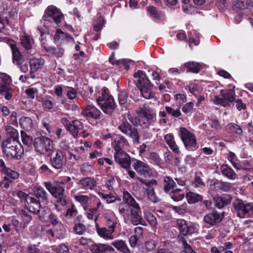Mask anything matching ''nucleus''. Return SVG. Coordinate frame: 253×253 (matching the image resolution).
Instances as JSON below:
<instances>
[{
    "label": "nucleus",
    "mask_w": 253,
    "mask_h": 253,
    "mask_svg": "<svg viewBox=\"0 0 253 253\" xmlns=\"http://www.w3.org/2000/svg\"><path fill=\"white\" fill-rule=\"evenodd\" d=\"M98 105L106 114L112 115L116 105L113 96L110 94L107 88L103 87L100 95L96 99Z\"/></svg>",
    "instance_id": "nucleus-1"
},
{
    "label": "nucleus",
    "mask_w": 253,
    "mask_h": 253,
    "mask_svg": "<svg viewBox=\"0 0 253 253\" xmlns=\"http://www.w3.org/2000/svg\"><path fill=\"white\" fill-rule=\"evenodd\" d=\"M3 39L4 41H7L10 44L13 56V63L15 64L24 73H26L29 71V61L23 57L21 54L18 48L15 44L14 42L11 40L8 39L6 38H1L0 40Z\"/></svg>",
    "instance_id": "nucleus-2"
},
{
    "label": "nucleus",
    "mask_w": 253,
    "mask_h": 253,
    "mask_svg": "<svg viewBox=\"0 0 253 253\" xmlns=\"http://www.w3.org/2000/svg\"><path fill=\"white\" fill-rule=\"evenodd\" d=\"M3 151L7 157L16 159L21 158L24 150L18 140L13 138H7L2 143Z\"/></svg>",
    "instance_id": "nucleus-3"
},
{
    "label": "nucleus",
    "mask_w": 253,
    "mask_h": 253,
    "mask_svg": "<svg viewBox=\"0 0 253 253\" xmlns=\"http://www.w3.org/2000/svg\"><path fill=\"white\" fill-rule=\"evenodd\" d=\"M98 216H96L94 219V221L96 223ZM117 222L115 218H111L105 222V227H100L97 223L95 224L96 231L97 235L101 238L107 240L112 241L114 239L113 233L115 231Z\"/></svg>",
    "instance_id": "nucleus-4"
},
{
    "label": "nucleus",
    "mask_w": 253,
    "mask_h": 253,
    "mask_svg": "<svg viewBox=\"0 0 253 253\" xmlns=\"http://www.w3.org/2000/svg\"><path fill=\"white\" fill-rule=\"evenodd\" d=\"M44 186L49 192L57 199V203L62 206L66 204V197L64 194V187L59 182H44Z\"/></svg>",
    "instance_id": "nucleus-5"
},
{
    "label": "nucleus",
    "mask_w": 253,
    "mask_h": 253,
    "mask_svg": "<svg viewBox=\"0 0 253 253\" xmlns=\"http://www.w3.org/2000/svg\"><path fill=\"white\" fill-rule=\"evenodd\" d=\"M33 144L36 151L40 154L50 156L53 153V141L47 137H38L35 139Z\"/></svg>",
    "instance_id": "nucleus-6"
},
{
    "label": "nucleus",
    "mask_w": 253,
    "mask_h": 253,
    "mask_svg": "<svg viewBox=\"0 0 253 253\" xmlns=\"http://www.w3.org/2000/svg\"><path fill=\"white\" fill-rule=\"evenodd\" d=\"M234 88L235 86L232 89L221 90V97L214 95L211 97V100L215 105H220L224 107H230V103H232L236 100Z\"/></svg>",
    "instance_id": "nucleus-7"
},
{
    "label": "nucleus",
    "mask_w": 253,
    "mask_h": 253,
    "mask_svg": "<svg viewBox=\"0 0 253 253\" xmlns=\"http://www.w3.org/2000/svg\"><path fill=\"white\" fill-rule=\"evenodd\" d=\"M178 134L187 150L194 151L198 149L196 138L193 133L182 127L179 128Z\"/></svg>",
    "instance_id": "nucleus-8"
},
{
    "label": "nucleus",
    "mask_w": 253,
    "mask_h": 253,
    "mask_svg": "<svg viewBox=\"0 0 253 253\" xmlns=\"http://www.w3.org/2000/svg\"><path fill=\"white\" fill-rule=\"evenodd\" d=\"M118 129L127 137L132 139L134 143H139V135L136 128L132 127L124 117L118 125Z\"/></svg>",
    "instance_id": "nucleus-9"
},
{
    "label": "nucleus",
    "mask_w": 253,
    "mask_h": 253,
    "mask_svg": "<svg viewBox=\"0 0 253 253\" xmlns=\"http://www.w3.org/2000/svg\"><path fill=\"white\" fill-rule=\"evenodd\" d=\"M130 222L133 225L141 224L146 226V223L142 216V212L139 205L130 209Z\"/></svg>",
    "instance_id": "nucleus-10"
},
{
    "label": "nucleus",
    "mask_w": 253,
    "mask_h": 253,
    "mask_svg": "<svg viewBox=\"0 0 253 253\" xmlns=\"http://www.w3.org/2000/svg\"><path fill=\"white\" fill-rule=\"evenodd\" d=\"M114 159L116 162L119 164L122 168L126 169H130L131 158L129 155L124 151H115L114 153Z\"/></svg>",
    "instance_id": "nucleus-11"
},
{
    "label": "nucleus",
    "mask_w": 253,
    "mask_h": 253,
    "mask_svg": "<svg viewBox=\"0 0 253 253\" xmlns=\"http://www.w3.org/2000/svg\"><path fill=\"white\" fill-rule=\"evenodd\" d=\"M20 41L21 45L28 54L31 55L36 54V50L32 38L27 35H23L20 37Z\"/></svg>",
    "instance_id": "nucleus-12"
},
{
    "label": "nucleus",
    "mask_w": 253,
    "mask_h": 253,
    "mask_svg": "<svg viewBox=\"0 0 253 253\" xmlns=\"http://www.w3.org/2000/svg\"><path fill=\"white\" fill-rule=\"evenodd\" d=\"M138 115H142L149 121L153 123L156 121V111L154 108L150 107H140L135 111Z\"/></svg>",
    "instance_id": "nucleus-13"
},
{
    "label": "nucleus",
    "mask_w": 253,
    "mask_h": 253,
    "mask_svg": "<svg viewBox=\"0 0 253 253\" xmlns=\"http://www.w3.org/2000/svg\"><path fill=\"white\" fill-rule=\"evenodd\" d=\"M133 169L140 175L147 176L151 174V169L146 162L134 160L132 164Z\"/></svg>",
    "instance_id": "nucleus-14"
},
{
    "label": "nucleus",
    "mask_w": 253,
    "mask_h": 253,
    "mask_svg": "<svg viewBox=\"0 0 253 253\" xmlns=\"http://www.w3.org/2000/svg\"><path fill=\"white\" fill-rule=\"evenodd\" d=\"M137 86L144 98L150 99L153 97L154 93L152 91V85L149 80H145L144 82L141 83H137Z\"/></svg>",
    "instance_id": "nucleus-15"
},
{
    "label": "nucleus",
    "mask_w": 253,
    "mask_h": 253,
    "mask_svg": "<svg viewBox=\"0 0 253 253\" xmlns=\"http://www.w3.org/2000/svg\"><path fill=\"white\" fill-rule=\"evenodd\" d=\"M233 205L235 209L239 211L238 215L240 217L243 215H240V212L243 215L248 213L253 208V203H249L244 204L242 200L237 199L233 203Z\"/></svg>",
    "instance_id": "nucleus-16"
},
{
    "label": "nucleus",
    "mask_w": 253,
    "mask_h": 253,
    "mask_svg": "<svg viewBox=\"0 0 253 253\" xmlns=\"http://www.w3.org/2000/svg\"><path fill=\"white\" fill-rule=\"evenodd\" d=\"M82 114L86 117L98 120L100 118L101 112L94 105L90 104L89 101H88L86 107L82 111Z\"/></svg>",
    "instance_id": "nucleus-17"
},
{
    "label": "nucleus",
    "mask_w": 253,
    "mask_h": 253,
    "mask_svg": "<svg viewBox=\"0 0 253 253\" xmlns=\"http://www.w3.org/2000/svg\"><path fill=\"white\" fill-rule=\"evenodd\" d=\"M222 219V215L217 212L209 213L205 215L203 218L205 223L207 224V227L217 225L220 222Z\"/></svg>",
    "instance_id": "nucleus-18"
},
{
    "label": "nucleus",
    "mask_w": 253,
    "mask_h": 253,
    "mask_svg": "<svg viewBox=\"0 0 253 253\" xmlns=\"http://www.w3.org/2000/svg\"><path fill=\"white\" fill-rule=\"evenodd\" d=\"M64 157L63 152L61 150H57L55 155L50 160V163L52 167L57 169H60L63 164Z\"/></svg>",
    "instance_id": "nucleus-19"
},
{
    "label": "nucleus",
    "mask_w": 253,
    "mask_h": 253,
    "mask_svg": "<svg viewBox=\"0 0 253 253\" xmlns=\"http://www.w3.org/2000/svg\"><path fill=\"white\" fill-rule=\"evenodd\" d=\"M27 207L29 211L34 213L40 211L41 204L37 198L31 195L27 198Z\"/></svg>",
    "instance_id": "nucleus-20"
},
{
    "label": "nucleus",
    "mask_w": 253,
    "mask_h": 253,
    "mask_svg": "<svg viewBox=\"0 0 253 253\" xmlns=\"http://www.w3.org/2000/svg\"><path fill=\"white\" fill-rule=\"evenodd\" d=\"M46 14L47 16L51 17L54 21L58 24L61 22V19L63 18V15L57 9V8L54 6H49L46 11Z\"/></svg>",
    "instance_id": "nucleus-21"
},
{
    "label": "nucleus",
    "mask_w": 253,
    "mask_h": 253,
    "mask_svg": "<svg viewBox=\"0 0 253 253\" xmlns=\"http://www.w3.org/2000/svg\"><path fill=\"white\" fill-rule=\"evenodd\" d=\"M111 246L123 253H131L126 242L122 239H117L111 243Z\"/></svg>",
    "instance_id": "nucleus-22"
},
{
    "label": "nucleus",
    "mask_w": 253,
    "mask_h": 253,
    "mask_svg": "<svg viewBox=\"0 0 253 253\" xmlns=\"http://www.w3.org/2000/svg\"><path fill=\"white\" fill-rule=\"evenodd\" d=\"M232 198L229 194H223L220 197H215L213 198L214 205L218 209H221L225 205L229 204Z\"/></svg>",
    "instance_id": "nucleus-23"
},
{
    "label": "nucleus",
    "mask_w": 253,
    "mask_h": 253,
    "mask_svg": "<svg viewBox=\"0 0 253 253\" xmlns=\"http://www.w3.org/2000/svg\"><path fill=\"white\" fill-rule=\"evenodd\" d=\"M91 250L94 253L113 252L115 249L110 245L105 244H94L91 247Z\"/></svg>",
    "instance_id": "nucleus-24"
},
{
    "label": "nucleus",
    "mask_w": 253,
    "mask_h": 253,
    "mask_svg": "<svg viewBox=\"0 0 253 253\" xmlns=\"http://www.w3.org/2000/svg\"><path fill=\"white\" fill-rule=\"evenodd\" d=\"M83 123L76 120L71 122V124L66 129L71 133L74 138H77L78 136L79 131L83 129Z\"/></svg>",
    "instance_id": "nucleus-25"
},
{
    "label": "nucleus",
    "mask_w": 253,
    "mask_h": 253,
    "mask_svg": "<svg viewBox=\"0 0 253 253\" xmlns=\"http://www.w3.org/2000/svg\"><path fill=\"white\" fill-rule=\"evenodd\" d=\"M29 62L30 67V74L32 78H34L35 76L33 75V73L42 68L44 63V61L42 59L34 58L30 59Z\"/></svg>",
    "instance_id": "nucleus-26"
},
{
    "label": "nucleus",
    "mask_w": 253,
    "mask_h": 253,
    "mask_svg": "<svg viewBox=\"0 0 253 253\" xmlns=\"http://www.w3.org/2000/svg\"><path fill=\"white\" fill-rule=\"evenodd\" d=\"M164 139L169 148L176 154L179 153V149L176 143L174 137L172 133H168L164 136Z\"/></svg>",
    "instance_id": "nucleus-27"
},
{
    "label": "nucleus",
    "mask_w": 253,
    "mask_h": 253,
    "mask_svg": "<svg viewBox=\"0 0 253 253\" xmlns=\"http://www.w3.org/2000/svg\"><path fill=\"white\" fill-rule=\"evenodd\" d=\"M34 195H32L37 198V199H41L42 202L44 205H46L48 203L47 193L43 188L40 186H36L34 188Z\"/></svg>",
    "instance_id": "nucleus-28"
},
{
    "label": "nucleus",
    "mask_w": 253,
    "mask_h": 253,
    "mask_svg": "<svg viewBox=\"0 0 253 253\" xmlns=\"http://www.w3.org/2000/svg\"><path fill=\"white\" fill-rule=\"evenodd\" d=\"M79 184L85 190H92L97 186V182L91 177H84L81 179Z\"/></svg>",
    "instance_id": "nucleus-29"
},
{
    "label": "nucleus",
    "mask_w": 253,
    "mask_h": 253,
    "mask_svg": "<svg viewBox=\"0 0 253 253\" xmlns=\"http://www.w3.org/2000/svg\"><path fill=\"white\" fill-rule=\"evenodd\" d=\"M11 83V77L5 73L0 74V93L8 89L9 84Z\"/></svg>",
    "instance_id": "nucleus-30"
},
{
    "label": "nucleus",
    "mask_w": 253,
    "mask_h": 253,
    "mask_svg": "<svg viewBox=\"0 0 253 253\" xmlns=\"http://www.w3.org/2000/svg\"><path fill=\"white\" fill-rule=\"evenodd\" d=\"M220 169L222 174L231 180H235L237 176L235 171L227 164H222L220 167Z\"/></svg>",
    "instance_id": "nucleus-31"
},
{
    "label": "nucleus",
    "mask_w": 253,
    "mask_h": 253,
    "mask_svg": "<svg viewBox=\"0 0 253 253\" xmlns=\"http://www.w3.org/2000/svg\"><path fill=\"white\" fill-rule=\"evenodd\" d=\"M74 199L76 201L79 202L84 209H86L89 207L90 204L91 198L86 195L80 194L75 196Z\"/></svg>",
    "instance_id": "nucleus-32"
},
{
    "label": "nucleus",
    "mask_w": 253,
    "mask_h": 253,
    "mask_svg": "<svg viewBox=\"0 0 253 253\" xmlns=\"http://www.w3.org/2000/svg\"><path fill=\"white\" fill-rule=\"evenodd\" d=\"M20 126L26 130H30L33 127V122L31 118L22 116L19 120Z\"/></svg>",
    "instance_id": "nucleus-33"
},
{
    "label": "nucleus",
    "mask_w": 253,
    "mask_h": 253,
    "mask_svg": "<svg viewBox=\"0 0 253 253\" xmlns=\"http://www.w3.org/2000/svg\"><path fill=\"white\" fill-rule=\"evenodd\" d=\"M185 67L187 72L193 73H198L202 68V65L200 63L190 61L185 63Z\"/></svg>",
    "instance_id": "nucleus-34"
},
{
    "label": "nucleus",
    "mask_w": 253,
    "mask_h": 253,
    "mask_svg": "<svg viewBox=\"0 0 253 253\" xmlns=\"http://www.w3.org/2000/svg\"><path fill=\"white\" fill-rule=\"evenodd\" d=\"M128 146V143L126 138L123 136L119 138L114 145V150L115 151H124L123 149L127 148Z\"/></svg>",
    "instance_id": "nucleus-35"
},
{
    "label": "nucleus",
    "mask_w": 253,
    "mask_h": 253,
    "mask_svg": "<svg viewBox=\"0 0 253 253\" xmlns=\"http://www.w3.org/2000/svg\"><path fill=\"white\" fill-rule=\"evenodd\" d=\"M176 186L175 182L169 176L164 178V190L166 193L170 192L171 190Z\"/></svg>",
    "instance_id": "nucleus-36"
},
{
    "label": "nucleus",
    "mask_w": 253,
    "mask_h": 253,
    "mask_svg": "<svg viewBox=\"0 0 253 253\" xmlns=\"http://www.w3.org/2000/svg\"><path fill=\"white\" fill-rule=\"evenodd\" d=\"M19 214L21 215L22 219L20 227L24 229L32 220V216L27 212L22 210L20 211Z\"/></svg>",
    "instance_id": "nucleus-37"
},
{
    "label": "nucleus",
    "mask_w": 253,
    "mask_h": 253,
    "mask_svg": "<svg viewBox=\"0 0 253 253\" xmlns=\"http://www.w3.org/2000/svg\"><path fill=\"white\" fill-rule=\"evenodd\" d=\"M123 200L131 208L138 205L134 198L130 195L129 193L126 191L123 192Z\"/></svg>",
    "instance_id": "nucleus-38"
},
{
    "label": "nucleus",
    "mask_w": 253,
    "mask_h": 253,
    "mask_svg": "<svg viewBox=\"0 0 253 253\" xmlns=\"http://www.w3.org/2000/svg\"><path fill=\"white\" fill-rule=\"evenodd\" d=\"M98 194L101 198L105 200L108 204L114 203L118 199L117 195L115 193L104 194L102 192H98Z\"/></svg>",
    "instance_id": "nucleus-39"
},
{
    "label": "nucleus",
    "mask_w": 253,
    "mask_h": 253,
    "mask_svg": "<svg viewBox=\"0 0 253 253\" xmlns=\"http://www.w3.org/2000/svg\"><path fill=\"white\" fill-rule=\"evenodd\" d=\"M143 189L146 191L148 199L152 202L155 203L160 201V199L156 195L153 187H143Z\"/></svg>",
    "instance_id": "nucleus-40"
},
{
    "label": "nucleus",
    "mask_w": 253,
    "mask_h": 253,
    "mask_svg": "<svg viewBox=\"0 0 253 253\" xmlns=\"http://www.w3.org/2000/svg\"><path fill=\"white\" fill-rule=\"evenodd\" d=\"M171 199L174 201H179L185 196L184 193L180 189L173 190L170 193Z\"/></svg>",
    "instance_id": "nucleus-41"
},
{
    "label": "nucleus",
    "mask_w": 253,
    "mask_h": 253,
    "mask_svg": "<svg viewBox=\"0 0 253 253\" xmlns=\"http://www.w3.org/2000/svg\"><path fill=\"white\" fill-rule=\"evenodd\" d=\"M4 129L7 135L8 136L7 138H13V139L15 140L18 139L19 135L17 130L9 126H5L4 127Z\"/></svg>",
    "instance_id": "nucleus-42"
},
{
    "label": "nucleus",
    "mask_w": 253,
    "mask_h": 253,
    "mask_svg": "<svg viewBox=\"0 0 253 253\" xmlns=\"http://www.w3.org/2000/svg\"><path fill=\"white\" fill-rule=\"evenodd\" d=\"M45 50L49 53L54 55L56 57H61L64 54V50L60 47H48L44 48Z\"/></svg>",
    "instance_id": "nucleus-43"
},
{
    "label": "nucleus",
    "mask_w": 253,
    "mask_h": 253,
    "mask_svg": "<svg viewBox=\"0 0 253 253\" xmlns=\"http://www.w3.org/2000/svg\"><path fill=\"white\" fill-rule=\"evenodd\" d=\"M186 197L189 204H194L202 199V196L201 195L191 192L187 194Z\"/></svg>",
    "instance_id": "nucleus-44"
},
{
    "label": "nucleus",
    "mask_w": 253,
    "mask_h": 253,
    "mask_svg": "<svg viewBox=\"0 0 253 253\" xmlns=\"http://www.w3.org/2000/svg\"><path fill=\"white\" fill-rule=\"evenodd\" d=\"M118 210L120 213L125 218L128 217L129 215V211L130 208L128 205L125 203H122L118 206Z\"/></svg>",
    "instance_id": "nucleus-45"
},
{
    "label": "nucleus",
    "mask_w": 253,
    "mask_h": 253,
    "mask_svg": "<svg viewBox=\"0 0 253 253\" xmlns=\"http://www.w3.org/2000/svg\"><path fill=\"white\" fill-rule=\"evenodd\" d=\"M147 11L149 13V14L153 18L160 19L162 17V13L161 12L155 7H148Z\"/></svg>",
    "instance_id": "nucleus-46"
},
{
    "label": "nucleus",
    "mask_w": 253,
    "mask_h": 253,
    "mask_svg": "<svg viewBox=\"0 0 253 253\" xmlns=\"http://www.w3.org/2000/svg\"><path fill=\"white\" fill-rule=\"evenodd\" d=\"M4 176H7L10 179L15 180L19 177V174L18 172L16 171L13 170L9 168L4 169V172L2 173Z\"/></svg>",
    "instance_id": "nucleus-47"
},
{
    "label": "nucleus",
    "mask_w": 253,
    "mask_h": 253,
    "mask_svg": "<svg viewBox=\"0 0 253 253\" xmlns=\"http://www.w3.org/2000/svg\"><path fill=\"white\" fill-rule=\"evenodd\" d=\"M78 213L76 207L74 204H72L70 208H69L65 213V216L68 219H70L76 216Z\"/></svg>",
    "instance_id": "nucleus-48"
},
{
    "label": "nucleus",
    "mask_w": 253,
    "mask_h": 253,
    "mask_svg": "<svg viewBox=\"0 0 253 253\" xmlns=\"http://www.w3.org/2000/svg\"><path fill=\"white\" fill-rule=\"evenodd\" d=\"M35 214H38L39 218L41 220L45 221L48 217L49 214V211L48 208L46 207H44L40 209V211L37 212Z\"/></svg>",
    "instance_id": "nucleus-49"
},
{
    "label": "nucleus",
    "mask_w": 253,
    "mask_h": 253,
    "mask_svg": "<svg viewBox=\"0 0 253 253\" xmlns=\"http://www.w3.org/2000/svg\"><path fill=\"white\" fill-rule=\"evenodd\" d=\"M156 242L154 241H149L145 243L144 248L142 250L144 253H149L155 249Z\"/></svg>",
    "instance_id": "nucleus-50"
},
{
    "label": "nucleus",
    "mask_w": 253,
    "mask_h": 253,
    "mask_svg": "<svg viewBox=\"0 0 253 253\" xmlns=\"http://www.w3.org/2000/svg\"><path fill=\"white\" fill-rule=\"evenodd\" d=\"M228 160L231 163L233 167L237 170H240L241 169V167H239L236 163V162L238 160L235 154L231 152H229L228 154Z\"/></svg>",
    "instance_id": "nucleus-51"
},
{
    "label": "nucleus",
    "mask_w": 253,
    "mask_h": 253,
    "mask_svg": "<svg viewBox=\"0 0 253 253\" xmlns=\"http://www.w3.org/2000/svg\"><path fill=\"white\" fill-rule=\"evenodd\" d=\"M182 110L185 114L190 115L192 114L195 109L194 108V103L192 102H189L186 103L182 108Z\"/></svg>",
    "instance_id": "nucleus-52"
},
{
    "label": "nucleus",
    "mask_w": 253,
    "mask_h": 253,
    "mask_svg": "<svg viewBox=\"0 0 253 253\" xmlns=\"http://www.w3.org/2000/svg\"><path fill=\"white\" fill-rule=\"evenodd\" d=\"M21 135L23 143L28 146H31L33 143L32 137L23 130L21 131Z\"/></svg>",
    "instance_id": "nucleus-53"
},
{
    "label": "nucleus",
    "mask_w": 253,
    "mask_h": 253,
    "mask_svg": "<svg viewBox=\"0 0 253 253\" xmlns=\"http://www.w3.org/2000/svg\"><path fill=\"white\" fill-rule=\"evenodd\" d=\"M65 90L67 93V96L70 100L76 98L77 96V91L76 89L72 87L66 86Z\"/></svg>",
    "instance_id": "nucleus-54"
},
{
    "label": "nucleus",
    "mask_w": 253,
    "mask_h": 253,
    "mask_svg": "<svg viewBox=\"0 0 253 253\" xmlns=\"http://www.w3.org/2000/svg\"><path fill=\"white\" fill-rule=\"evenodd\" d=\"M176 222L181 234L184 235L188 224L185 220L182 219L177 220Z\"/></svg>",
    "instance_id": "nucleus-55"
},
{
    "label": "nucleus",
    "mask_w": 253,
    "mask_h": 253,
    "mask_svg": "<svg viewBox=\"0 0 253 253\" xmlns=\"http://www.w3.org/2000/svg\"><path fill=\"white\" fill-rule=\"evenodd\" d=\"M73 230L76 234L82 235L85 231V226L82 223H77L75 224Z\"/></svg>",
    "instance_id": "nucleus-56"
},
{
    "label": "nucleus",
    "mask_w": 253,
    "mask_h": 253,
    "mask_svg": "<svg viewBox=\"0 0 253 253\" xmlns=\"http://www.w3.org/2000/svg\"><path fill=\"white\" fill-rule=\"evenodd\" d=\"M187 204L184 203L179 206H172L171 208L178 214L183 215L187 211Z\"/></svg>",
    "instance_id": "nucleus-57"
},
{
    "label": "nucleus",
    "mask_w": 253,
    "mask_h": 253,
    "mask_svg": "<svg viewBox=\"0 0 253 253\" xmlns=\"http://www.w3.org/2000/svg\"><path fill=\"white\" fill-rule=\"evenodd\" d=\"M165 109L169 115L173 117L177 118L181 115V113L179 109L174 110L170 107L166 106L165 107Z\"/></svg>",
    "instance_id": "nucleus-58"
},
{
    "label": "nucleus",
    "mask_w": 253,
    "mask_h": 253,
    "mask_svg": "<svg viewBox=\"0 0 253 253\" xmlns=\"http://www.w3.org/2000/svg\"><path fill=\"white\" fill-rule=\"evenodd\" d=\"M128 95L126 91H122L118 94V101L120 105L126 104L127 100Z\"/></svg>",
    "instance_id": "nucleus-59"
},
{
    "label": "nucleus",
    "mask_w": 253,
    "mask_h": 253,
    "mask_svg": "<svg viewBox=\"0 0 253 253\" xmlns=\"http://www.w3.org/2000/svg\"><path fill=\"white\" fill-rule=\"evenodd\" d=\"M219 185L220 188L224 191L229 192L234 190L233 185L230 183L221 181L220 182Z\"/></svg>",
    "instance_id": "nucleus-60"
},
{
    "label": "nucleus",
    "mask_w": 253,
    "mask_h": 253,
    "mask_svg": "<svg viewBox=\"0 0 253 253\" xmlns=\"http://www.w3.org/2000/svg\"><path fill=\"white\" fill-rule=\"evenodd\" d=\"M133 77L135 78H138L137 83L144 82L145 80H149L146 75L141 70H138L133 74Z\"/></svg>",
    "instance_id": "nucleus-61"
},
{
    "label": "nucleus",
    "mask_w": 253,
    "mask_h": 253,
    "mask_svg": "<svg viewBox=\"0 0 253 253\" xmlns=\"http://www.w3.org/2000/svg\"><path fill=\"white\" fill-rule=\"evenodd\" d=\"M137 179L144 186H149L151 185H157L158 184L157 180L154 179L151 180L143 179L139 177H137Z\"/></svg>",
    "instance_id": "nucleus-62"
},
{
    "label": "nucleus",
    "mask_w": 253,
    "mask_h": 253,
    "mask_svg": "<svg viewBox=\"0 0 253 253\" xmlns=\"http://www.w3.org/2000/svg\"><path fill=\"white\" fill-rule=\"evenodd\" d=\"M227 127L238 134H241L242 133L241 127L236 124L230 123L227 125Z\"/></svg>",
    "instance_id": "nucleus-63"
},
{
    "label": "nucleus",
    "mask_w": 253,
    "mask_h": 253,
    "mask_svg": "<svg viewBox=\"0 0 253 253\" xmlns=\"http://www.w3.org/2000/svg\"><path fill=\"white\" fill-rule=\"evenodd\" d=\"M85 211L84 214L86 216L87 218L89 219H93L94 215L96 212V209L93 208H87L86 209H84Z\"/></svg>",
    "instance_id": "nucleus-64"
}]
</instances>
